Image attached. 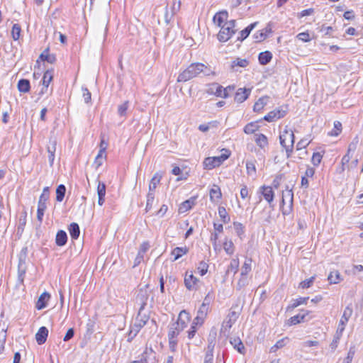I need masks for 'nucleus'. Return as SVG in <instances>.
Returning <instances> with one entry per match:
<instances>
[{
    "label": "nucleus",
    "mask_w": 363,
    "mask_h": 363,
    "mask_svg": "<svg viewBox=\"0 0 363 363\" xmlns=\"http://www.w3.org/2000/svg\"><path fill=\"white\" fill-rule=\"evenodd\" d=\"M211 73V69L206 65L203 63H192L179 74L177 82H185L199 76L200 74L207 76Z\"/></svg>",
    "instance_id": "obj_1"
},
{
    "label": "nucleus",
    "mask_w": 363,
    "mask_h": 363,
    "mask_svg": "<svg viewBox=\"0 0 363 363\" xmlns=\"http://www.w3.org/2000/svg\"><path fill=\"white\" fill-rule=\"evenodd\" d=\"M230 154L231 152L229 150L222 149L220 155L206 157L203 162L204 169H212L219 167L230 157Z\"/></svg>",
    "instance_id": "obj_2"
},
{
    "label": "nucleus",
    "mask_w": 363,
    "mask_h": 363,
    "mask_svg": "<svg viewBox=\"0 0 363 363\" xmlns=\"http://www.w3.org/2000/svg\"><path fill=\"white\" fill-rule=\"evenodd\" d=\"M279 141L281 145L285 149L286 155L289 157L293 151L294 143V134L293 131L285 129L280 133Z\"/></svg>",
    "instance_id": "obj_3"
},
{
    "label": "nucleus",
    "mask_w": 363,
    "mask_h": 363,
    "mask_svg": "<svg viewBox=\"0 0 363 363\" xmlns=\"http://www.w3.org/2000/svg\"><path fill=\"white\" fill-rule=\"evenodd\" d=\"M220 30L218 33V40L220 42H227L235 33V21L230 20L225 25L220 27Z\"/></svg>",
    "instance_id": "obj_4"
},
{
    "label": "nucleus",
    "mask_w": 363,
    "mask_h": 363,
    "mask_svg": "<svg viewBox=\"0 0 363 363\" xmlns=\"http://www.w3.org/2000/svg\"><path fill=\"white\" fill-rule=\"evenodd\" d=\"M239 312L231 311L223 320L220 328V333L224 336H228L233 325L236 322L239 317Z\"/></svg>",
    "instance_id": "obj_5"
},
{
    "label": "nucleus",
    "mask_w": 363,
    "mask_h": 363,
    "mask_svg": "<svg viewBox=\"0 0 363 363\" xmlns=\"http://www.w3.org/2000/svg\"><path fill=\"white\" fill-rule=\"evenodd\" d=\"M182 330L179 329L175 325L172 323L169 327L168 339L169 348L174 352L177 345V336Z\"/></svg>",
    "instance_id": "obj_6"
},
{
    "label": "nucleus",
    "mask_w": 363,
    "mask_h": 363,
    "mask_svg": "<svg viewBox=\"0 0 363 363\" xmlns=\"http://www.w3.org/2000/svg\"><path fill=\"white\" fill-rule=\"evenodd\" d=\"M292 201L293 193L291 190L282 194V199L280 203V208L284 215H286L290 213L292 206Z\"/></svg>",
    "instance_id": "obj_7"
},
{
    "label": "nucleus",
    "mask_w": 363,
    "mask_h": 363,
    "mask_svg": "<svg viewBox=\"0 0 363 363\" xmlns=\"http://www.w3.org/2000/svg\"><path fill=\"white\" fill-rule=\"evenodd\" d=\"M213 22L214 25H216L218 27H221L226 24V23H228V13L227 11H221L219 12H217L213 18Z\"/></svg>",
    "instance_id": "obj_8"
},
{
    "label": "nucleus",
    "mask_w": 363,
    "mask_h": 363,
    "mask_svg": "<svg viewBox=\"0 0 363 363\" xmlns=\"http://www.w3.org/2000/svg\"><path fill=\"white\" fill-rule=\"evenodd\" d=\"M190 321L189 314L186 311H182L178 316L177 320L173 323L179 329L183 330Z\"/></svg>",
    "instance_id": "obj_9"
},
{
    "label": "nucleus",
    "mask_w": 363,
    "mask_h": 363,
    "mask_svg": "<svg viewBox=\"0 0 363 363\" xmlns=\"http://www.w3.org/2000/svg\"><path fill=\"white\" fill-rule=\"evenodd\" d=\"M249 65V60L246 58H235L231 62L230 69L233 72H240V68H245Z\"/></svg>",
    "instance_id": "obj_10"
},
{
    "label": "nucleus",
    "mask_w": 363,
    "mask_h": 363,
    "mask_svg": "<svg viewBox=\"0 0 363 363\" xmlns=\"http://www.w3.org/2000/svg\"><path fill=\"white\" fill-rule=\"evenodd\" d=\"M308 311H301L298 314L292 316L289 320V325H296L302 322L308 321L311 319V318H307V316L309 315Z\"/></svg>",
    "instance_id": "obj_11"
},
{
    "label": "nucleus",
    "mask_w": 363,
    "mask_h": 363,
    "mask_svg": "<svg viewBox=\"0 0 363 363\" xmlns=\"http://www.w3.org/2000/svg\"><path fill=\"white\" fill-rule=\"evenodd\" d=\"M214 232L211 233V240L213 242V248L215 250L218 249L217 240L218 239V234L223 230V226L221 223H213Z\"/></svg>",
    "instance_id": "obj_12"
},
{
    "label": "nucleus",
    "mask_w": 363,
    "mask_h": 363,
    "mask_svg": "<svg viewBox=\"0 0 363 363\" xmlns=\"http://www.w3.org/2000/svg\"><path fill=\"white\" fill-rule=\"evenodd\" d=\"M199 279L194 276L192 272L189 273L188 272L185 274L184 284L189 290H193L195 289Z\"/></svg>",
    "instance_id": "obj_13"
},
{
    "label": "nucleus",
    "mask_w": 363,
    "mask_h": 363,
    "mask_svg": "<svg viewBox=\"0 0 363 363\" xmlns=\"http://www.w3.org/2000/svg\"><path fill=\"white\" fill-rule=\"evenodd\" d=\"M155 352L151 347H146L141 355V359L145 363H155Z\"/></svg>",
    "instance_id": "obj_14"
},
{
    "label": "nucleus",
    "mask_w": 363,
    "mask_h": 363,
    "mask_svg": "<svg viewBox=\"0 0 363 363\" xmlns=\"http://www.w3.org/2000/svg\"><path fill=\"white\" fill-rule=\"evenodd\" d=\"M352 312L353 310L351 305H348L347 306H346V308L344 310L343 314L338 325V327H343V331L345 330V327L347 323L348 322L350 318L351 317Z\"/></svg>",
    "instance_id": "obj_15"
},
{
    "label": "nucleus",
    "mask_w": 363,
    "mask_h": 363,
    "mask_svg": "<svg viewBox=\"0 0 363 363\" xmlns=\"http://www.w3.org/2000/svg\"><path fill=\"white\" fill-rule=\"evenodd\" d=\"M289 111V106L282 104L274 109V121L284 118Z\"/></svg>",
    "instance_id": "obj_16"
},
{
    "label": "nucleus",
    "mask_w": 363,
    "mask_h": 363,
    "mask_svg": "<svg viewBox=\"0 0 363 363\" xmlns=\"http://www.w3.org/2000/svg\"><path fill=\"white\" fill-rule=\"evenodd\" d=\"M210 199L213 203H218L222 196L220 189L217 185H213L210 189Z\"/></svg>",
    "instance_id": "obj_17"
},
{
    "label": "nucleus",
    "mask_w": 363,
    "mask_h": 363,
    "mask_svg": "<svg viewBox=\"0 0 363 363\" xmlns=\"http://www.w3.org/2000/svg\"><path fill=\"white\" fill-rule=\"evenodd\" d=\"M48 330L46 327H40L37 333L35 334V339L38 345L43 344L48 337Z\"/></svg>",
    "instance_id": "obj_18"
},
{
    "label": "nucleus",
    "mask_w": 363,
    "mask_h": 363,
    "mask_svg": "<svg viewBox=\"0 0 363 363\" xmlns=\"http://www.w3.org/2000/svg\"><path fill=\"white\" fill-rule=\"evenodd\" d=\"M50 298V294H48L47 292L43 293L38 299V301H37L36 306H35L36 308L38 310H42V309L45 308L47 306V303L48 302Z\"/></svg>",
    "instance_id": "obj_19"
},
{
    "label": "nucleus",
    "mask_w": 363,
    "mask_h": 363,
    "mask_svg": "<svg viewBox=\"0 0 363 363\" xmlns=\"http://www.w3.org/2000/svg\"><path fill=\"white\" fill-rule=\"evenodd\" d=\"M343 327H338L335 334L334 335L333 340L330 345V347L333 352H334L338 346L340 340L342 335Z\"/></svg>",
    "instance_id": "obj_20"
},
{
    "label": "nucleus",
    "mask_w": 363,
    "mask_h": 363,
    "mask_svg": "<svg viewBox=\"0 0 363 363\" xmlns=\"http://www.w3.org/2000/svg\"><path fill=\"white\" fill-rule=\"evenodd\" d=\"M147 300V294L146 290H140L135 297L136 302L140 306L139 311H142L144 308Z\"/></svg>",
    "instance_id": "obj_21"
},
{
    "label": "nucleus",
    "mask_w": 363,
    "mask_h": 363,
    "mask_svg": "<svg viewBox=\"0 0 363 363\" xmlns=\"http://www.w3.org/2000/svg\"><path fill=\"white\" fill-rule=\"evenodd\" d=\"M98 204L102 206L104 203V197L106 195V185L104 183L98 182L97 186Z\"/></svg>",
    "instance_id": "obj_22"
},
{
    "label": "nucleus",
    "mask_w": 363,
    "mask_h": 363,
    "mask_svg": "<svg viewBox=\"0 0 363 363\" xmlns=\"http://www.w3.org/2000/svg\"><path fill=\"white\" fill-rule=\"evenodd\" d=\"M250 93V89H238L235 94V100L239 103H242L247 99Z\"/></svg>",
    "instance_id": "obj_23"
},
{
    "label": "nucleus",
    "mask_w": 363,
    "mask_h": 363,
    "mask_svg": "<svg viewBox=\"0 0 363 363\" xmlns=\"http://www.w3.org/2000/svg\"><path fill=\"white\" fill-rule=\"evenodd\" d=\"M209 302H210V298L208 297V295H207L204 298L203 303H202V305L200 306V308L198 310L197 315L201 316V318H203L204 319L206 318L207 312H208V305Z\"/></svg>",
    "instance_id": "obj_24"
},
{
    "label": "nucleus",
    "mask_w": 363,
    "mask_h": 363,
    "mask_svg": "<svg viewBox=\"0 0 363 363\" xmlns=\"http://www.w3.org/2000/svg\"><path fill=\"white\" fill-rule=\"evenodd\" d=\"M259 193L264 198L270 203L272 201V187L270 186H262L259 189Z\"/></svg>",
    "instance_id": "obj_25"
},
{
    "label": "nucleus",
    "mask_w": 363,
    "mask_h": 363,
    "mask_svg": "<svg viewBox=\"0 0 363 363\" xmlns=\"http://www.w3.org/2000/svg\"><path fill=\"white\" fill-rule=\"evenodd\" d=\"M195 198H191L190 199H188L185 201H184L179 208V212L180 213H184L191 209L192 206L195 204Z\"/></svg>",
    "instance_id": "obj_26"
},
{
    "label": "nucleus",
    "mask_w": 363,
    "mask_h": 363,
    "mask_svg": "<svg viewBox=\"0 0 363 363\" xmlns=\"http://www.w3.org/2000/svg\"><path fill=\"white\" fill-rule=\"evenodd\" d=\"M269 97H262L254 105V111L255 112H260L264 107L269 103Z\"/></svg>",
    "instance_id": "obj_27"
},
{
    "label": "nucleus",
    "mask_w": 363,
    "mask_h": 363,
    "mask_svg": "<svg viewBox=\"0 0 363 363\" xmlns=\"http://www.w3.org/2000/svg\"><path fill=\"white\" fill-rule=\"evenodd\" d=\"M230 344L240 354H245V348L240 338H233L230 340Z\"/></svg>",
    "instance_id": "obj_28"
},
{
    "label": "nucleus",
    "mask_w": 363,
    "mask_h": 363,
    "mask_svg": "<svg viewBox=\"0 0 363 363\" xmlns=\"http://www.w3.org/2000/svg\"><path fill=\"white\" fill-rule=\"evenodd\" d=\"M161 178H162V176L159 173L155 174V175L152 177V178L150 180V182L149 184V191L148 192L154 193V191L155 190L157 185L160 182Z\"/></svg>",
    "instance_id": "obj_29"
},
{
    "label": "nucleus",
    "mask_w": 363,
    "mask_h": 363,
    "mask_svg": "<svg viewBox=\"0 0 363 363\" xmlns=\"http://www.w3.org/2000/svg\"><path fill=\"white\" fill-rule=\"evenodd\" d=\"M148 320V315L145 314L143 315L142 311H139L134 323L136 324L139 328H142L147 323Z\"/></svg>",
    "instance_id": "obj_30"
},
{
    "label": "nucleus",
    "mask_w": 363,
    "mask_h": 363,
    "mask_svg": "<svg viewBox=\"0 0 363 363\" xmlns=\"http://www.w3.org/2000/svg\"><path fill=\"white\" fill-rule=\"evenodd\" d=\"M188 252V248L186 247H175L172 251V256L174 257V260H177L179 259L183 255H186Z\"/></svg>",
    "instance_id": "obj_31"
},
{
    "label": "nucleus",
    "mask_w": 363,
    "mask_h": 363,
    "mask_svg": "<svg viewBox=\"0 0 363 363\" xmlns=\"http://www.w3.org/2000/svg\"><path fill=\"white\" fill-rule=\"evenodd\" d=\"M308 299L309 297H299L298 298L293 299L287 310L294 309L302 304H306Z\"/></svg>",
    "instance_id": "obj_32"
},
{
    "label": "nucleus",
    "mask_w": 363,
    "mask_h": 363,
    "mask_svg": "<svg viewBox=\"0 0 363 363\" xmlns=\"http://www.w3.org/2000/svg\"><path fill=\"white\" fill-rule=\"evenodd\" d=\"M67 240V236L66 233L64 230H60L57 232L56 235V244L58 246H63L66 244Z\"/></svg>",
    "instance_id": "obj_33"
},
{
    "label": "nucleus",
    "mask_w": 363,
    "mask_h": 363,
    "mask_svg": "<svg viewBox=\"0 0 363 363\" xmlns=\"http://www.w3.org/2000/svg\"><path fill=\"white\" fill-rule=\"evenodd\" d=\"M272 58V55L271 52L269 51H265V52H261L259 55V57H258L259 63L263 65L269 63L271 61Z\"/></svg>",
    "instance_id": "obj_34"
},
{
    "label": "nucleus",
    "mask_w": 363,
    "mask_h": 363,
    "mask_svg": "<svg viewBox=\"0 0 363 363\" xmlns=\"http://www.w3.org/2000/svg\"><path fill=\"white\" fill-rule=\"evenodd\" d=\"M69 232L72 239H77L80 234L79 227L77 223H72L69 227Z\"/></svg>",
    "instance_id": "obj_35"
},
{
    "label": "nucleus",
    "mask_w": 363,
    "mask_h": 363,
    "mask_svg": "<svg viewBox=\"0 0 363 363\" xmlns=\"http://www.w3.org/2000/svg\"><path fill=\"white\" fill-rule=\"evenodd\" d=\"M256 26V23H252L250 26H248L246 28L242 30L240 33V35L238 38V40H244L250 33L251 30L255 28Z\"/></svg>",
    "instance_id": "obj_36"
},
{
    "label": "nucleus",
    "mask_w": 363,
    "mask_h": 363,
    "mask_svg": "<svg viewBox=\"0 0 363 363\" xmlns=\"http://www.w3.org/2000/svg\"><path fill=\"white\" fill-rule=\"evenodd\" d=\"M259 129L257 122H251L247 124L244 128V132L246 134H252Z\"/></svg>",
    "instance_id": "obj_37"
},
{
    "label": "nucleus",
    "mask_w": 363,
    "mask_h": 363,
    "mask_svg": "<svg viewBox=\"0 0 363 363\" xmlns=\"http://www.w3.org/2000/svg\"><path fill=\"white\" fill-rule=\"evenodd\" d=\"M18 88L21 92H28L30 89L29 81L27 79H21L18 83Z\"/></svg>",
    "instance_id": "obj_38"
},
{
    "label": "nucleus",
    "mask_w": 363,
    "mask_h": 363,
    "mask_svg": "<svg viewBox=\"0 0 363 363\" xmlns=\"http://www.w3.org/2000/svg\"><path fill=\"white\" fill-rule=\"evenodd\" d=\"M238 267H239L238 259H233L230 261V263L228 267L227 272L228 273L232 272L233 274H235L238 272Z\"/></svg>",
    "instance_id": "obj_39"
},
{
    "label": "nucleus",
    "mask_w": 363,
    "mask_h": 363,
    "mask_svg": "<svg viewBox=\"0 0 363 363\" xmlns=\"http://www.w3.org/2000/svg\"><path fill=\"white\" fill-rule=\"evenodd\" d=\"M330 284H337L340 281V274L338 271L331 272L328 277Z\"/></svg>",
    "instance_id": "obj_40"
},
{
    "label": "nucleus",
    "mask_w": 363,
    "mask_h": 363,
    "mask_svg": "<svg viewBox=\"0 0 363 363\" xmlns=\"http://www.w3.org/2000/svg\"><path fill=\"white\" fill-rule=\"evenodd\" d=\"M66 188L63 184H60L56 189V199L57 201L61 202L65 196Z\"/></svg>",
    "instance_id": "obj_41"
},
{
    "label": "nucleus",
    "mask_w": 363,
    "mask_h": 363,
    "mask_svg": "<svg viewBox=\"0 0 363 363\" xmlns=\"http://www.w3.org/2000/svg\"><path fill=\"white\" fill-rule=\"evenodd\" d=\"M252 260L250 259H246L242 268L240 275L247 276L251 271Z\"/></svg>",
    "instance_id": "obj_42"
},
{
    "label": "nucleus",
    "mask_w": 363,
    "mask_h": 363,
    "mask_svg": "<svg viewBox=\"0 0 363 363\" xmlns=\"http://www.w3.org/2000/svg\"><path fill=\"white\" fill-rule=\"evenodd\" d=\"M53 77L52 72L50 71H46L44 73L43 77V86L48 89L50 82L52 81Z\"/></svg>",
    "instance_id": "obj_43"
},
{
    "label": "nucleus",
    "mask_w": 363,
    "mask_h": 363,
    "mask_svg": "<svg viewBox=\"0 0 363 363\" xmlns=\"http://www.w3.org/2000/svg\"><path fill=\"white\" fill-rule=\"evenodd\" d=\"M21 28L18 24H14L11 30V36L14 40H17L20 38Z\"/></svg>",
    "instance_id": "obj_44"
},
{
    "label": "nucleus",
    "mask_w": 363,
    "mask_h": 363,
    "mask_svg": "<svg viewBox=\"0 0 363 363\" xmlns=\"http://www.w3.org/2000/svg\"><path fill=\"white\" fill-rule=\"evenodd\" d=\"M47 208L46 203H39L38 205V210H37V218L38 220L41 222L43 220V217L44 215V212Z\"/></svg>",
    "instance_id": "obj_45"
},
{
    "label": "nucleus",
    "mask_w": 363,
    "mask_h": 363,
    "mask_svg": "<svg viewBox=\"0 0 363 363\" xmlns=\"http://www.w3.org/2000/svg\"><path fill=\"white\" fill-rule=\"evenodd\" d=\"M218 215L223 223H227L230 221V217L224 207L220 206L218 208Z\"/></svg>",
    "instance_id": "obj_46"
},
{
    "label": "nucleus",
    "mask_w": 363,
    "mask_h": 363,
    "mask_svg": "<svg viewBox=\"0 0 363 363\" xmlns=\"http://www.w3.org/2000/svg\"><path fill=\"white\" fill-rule=\"evenodd\" d=\"M140 328H139L136 324L133 323L130 326V331L128 333V341H131L133 337L136 336L140 330Z\"/></svg>",
    "instance_id": "obj_47"
},
{
    "label": "nucleus",
    "mask_w": 363,
    "mask_h": 363,
    "mask_svg": "<svg viewBox=\"0 0 363 363\" xmlns=\"http://www.w3.org/2000/svg\"><path fill=\"white\" fill-rule=\"evenodd\" d=\"M223 249L228 255H232L234 252V245L231 240H226L223 242Z\"/></svg>",
    "instance_id": "obj_48"
},
{
    "label": "nucleus",
    "mask_w": 363,
    "mask_h": 363,
    "mask_svg": "<svg viewBox=\"0 0 363 363\" xmlns=\"http://www.w3.org/2000/svg\"><path fill=\"white\" fill-rule=\"evenodd\" d=\"M155 200V194L152 192H148L147 195V202L145 211H149L152 208Z\"/></svg>",
    "instance_id": "obj_49"
},
{
    "label": "nucleus",
    "mask_w": 363,
    "mask_h": 363,
    "mask_svg": "<svg viewBox=\"0 0 363 363\" xmlns=\"http://www.w3.org/2000/svg\"><path fill=\"white\" fill-rule=\"evenodd\" d=\"M255 141L257 144L261 147H264L267 145V138L263 134L257 135Z\"/></svg>",
    "instance_id": "obj_50"
},
{
    "label": "nucleus",
    "mask_w": 363,
    "mask_h": 363,
    "mask_svg": "<svg viewBox=\"0 0 363 363\" xmlns=\"http://www.w3.org/2000/svg\"><path fill=\"white\" fill-rule=\"evenodd\" d=\"M334 130H333L330 133V135L333 136H337L342 131V123L340 121L334 122Z\"/></svg>",
    "instance_id": "obj_51"
},
{
    "label": "nucleus",
    "mask_w": 363,
    "mask_h": 363,
    "mask_svg": "<svg viewBox=\"0 0 363 363\" xmlns=\"http://www.w3.org/2000/svg\"><path fill=\"white\" fill-rule=\"evenodd\" d=\"M208 265L206 262H201L199 264L197 270H198L199 273L201 274V276H203L204 274H206V272L208 271Z\"/></svg>",
    "instance_id": "obj_52"
},
{
    "label": "nucleus",
    "mask_w": 363,
    "mask_h": 363,
    "mask_svg": "<svg viewBox=\"0 0 363 363\" xmlns=\"http://www.w3.org/2000/svg\"><path fill=\"white\" fill-rule=\"evenodd\" d=\"M49 199V187H45L43 193L40 196L39 203H46V201Z\"/></svg>",
    "instance_id": "obj_53"
},
{
    "label": "nucleus",
    "mask_w": 363,
    "mask_h": 363,
    "mask_svg": "<svg viewBox=\"0 0 363 363\" xmlns=\"http://www.w3.org/2000/svg\"><path fill=\"white\" fill-rule=\"evenodd\" d=\"M323 158V155L320 152H314L312 156L311 162L315 166H318Z\"/></svg>",
    "instance_id": "obj_54"
},
{
    "label": "nucleus",
    "mask_w": 363,
    "mask_h": 363,
    "mask_svg": "<svg viewBox=\"0 0 363 363\" xmlns=\"http://www.w3.org/2000/svg\"><path fill=\"white\" fill-rule=\"evenodd\" d=\"M128 108V101H125L123 104L118 106V114L121 116H125Z\"/></svg>",
    "instance_id": "obj_55"
},
{
    "label": "nucleus",
    "mask_w": 363,
    "mask_h": 363,
    "mask_svg": "<svg viewBox=\"0 0 363 363\" xmlns=\"http://www.w3.org/2000/svg\"><path fill=\"white\" fill-rule=\"evenodd\" d=\"M314 280H315V277H311V278L307 279L303 281L302 282H301L300 286L303 289H308L313 285Z\"/></svg>",
    "instance_id": "obj_56"
},
{
    "label": "nucleus",
    "mask_w": 363,
    "mask_h": 363,
    "mask_svg": "<svg viewBox=\"0 0 363 363\" xmlns=\"http://www.w3.org/2000/svg\"><path fill=\"white\" fill-rule=\"evenodd\" d=\"M359 142L358 137L356 136L353 140L349 144L347 152L348 154L350 153V152H354L357 149V146Z\"/></svg>",
    "instance_id": "obj_57"
},
{
    "label": "nucleus",
    "mask_w": 363,
    "mask_h": 363,
    "mask_svg": "<svg viewBox=\"0 0 363 363\" xmlns=\"http://www.w3.org/2000/svg\"><path fill=\"white\" fill-rule=\"evenodd\" d=\"M233 228L238 236H241L244 233V227L242 223L234 222L233 223Z\"/></svg>",
    "instance_id": "obj_58"
},
{
    "label": "nucleus",
    "mask_w": 363,
    "mask_h": 363,
    "mask_svg": "<svg viewBox=\"0 0 363 363\" xmlns=\"http://www.w3.org/2000/svg\"><path fill=\"white\" fill-rule=\"evenodd\" d=\"M289 339L288 337H283L282 339L278 340L275 345H274V348L275 349H281L284 346H285L287 343H289Z\"/></svg>",
    "instance_id": "obj_59"
},
{
    "label": "nucleus",
    "mask_w": 363,
    "mask_h": 363,
    "mask_svg": "<svg viewBox=\"0 0 363 363\" xmlns=\"http://www.w3.org/2000/svg\"><path fill=\"white\" fill-rule=\"evenodd\" d=\"M246 168H247V172L249 175H255L256 172V168L255 165L252 162H246Z\"/></svg>",
    "instance_id": "obj_60"
},
{
    "label": "nucleus",
    "mask_w": 363,
    "mask_h": 363,
    "mask_svg": "<svg viewBox=\"0 0 363 363\" xmlns=\"http://www.w3.org/2000/svg\"><path fill=\"white\" fill-rule=\"evenodd\" d=\"M247 284V276L240 275V278L237 283L236 288H237V289L240 290L242 287H244Z\"/></svg>",
    "instance_id": "obj_61"
},
{
    "label": "nucleus",
    "mask_w": 363,
    "mask_h": 363,
    "mask_svg": "<svg viewBox=\"0 0 363 363\" xmlns=\"http://www.w3.org/2000/svg\"><path fill=\"white\" fill-rule=\"evenodd\" d=\"M355 354V348L354 346L350 347V350L348 351L347 357L344 359V360H346L347 362H352L354 356Z\"/></svg>",
    "instance_id": "obj_62"
},
{
    "label": "nucleus",
    "mask_w": 363,
    "mask_h": 363,
    "mask_svg": "<svg viewBox=\"0 0 363 363\" xmlns=\"http://www.w3.org/2000/svg\"><path fill=\"white\" fill-rule=\"evenodd\" d=\"M40 57L41 58V60H46L50 63H53L55 60V57L52 55H50L47 52H43L40 55Z\"/></svg>",
    "instance_id": "obj_63"
},
{
    "label": "nucleus",
    "mask_w": 363,
    "mask_h": 363,
    "mask_svg": "<svg viewBox=\"0 0 363 363\" xmlns=\"http://www.w3.org/2000/svg\"><path fill=\"white\" fill-rule=\"evenodd\" d=\"M267 34L264 31H259L254 35V38L256 42H261L265 39Z\"/></svg>",
    "instance_id": "obj_64"
}]
</instances>
